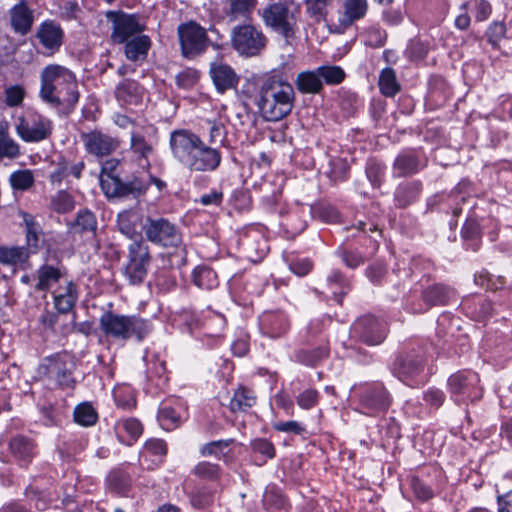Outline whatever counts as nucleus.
Masks as SVG:
<instances>
[{
  "mask_svg": "<svg viewBox=\"0 0 512 512\" xmlns=\"http://www.w3.org/2000/svg\"><path fill=\"white\" fill-rule=\"evenodd\" d=\"M253 101L265 121L278 122L292 112L295 91L282 75L268 73L259 79Z\"/></svg>",
  "mask_w": 512,
  "mask_h": 512,
  "instance_id": "1",
  "label": "nucleus"
},
{
  "mask_svg": "<svg viewBox=\"0 0 512 512\" xmlns=\"http://www.w3.org/2000/svg\"><path fill=\"white\" fill-rule=\"evenodd\" d=\"M40 98L53 108L71 110L79 100L75 75L65 66L47 65L40 74Z\"/></svg>",
  "mask_w": 512,
  "mask_h": 512,
  "instance_id": "2",
  "label": "nucleus"
},
{
  "mask_svg": "<svg viewBox=\"0 0 512 512\" xmlns=\"http://www.w3.org/2000/svg\"><path fill=\"white\" fill-rule=\"evenodd\" d=\"M99 325L106 337L123 341L132 337L141 340L150 331V325L147 321L135 316L120 315L110 311L101 315Z\"/></svg>",
  "mask_w": 512,
  "mask_h": 512,
  "instance_id": "3",
  "label": "nucleus"
},
{
  "mask_svg": "<svg viewBox=\"0 0 512 512\" xmlns=\"http://www.w3.org/2000/svg\"><path fill=\"white\" fill-rule=\"evenodd\" d=\"M264 24L285 38L295 34L300 7L294 0H276L261 11Z\"/></svg>",
  "mask_w": 512,
  "mask_h": 512,
  "instance_id": "4",
  "label": "nucleus"
},
{
  "mask_svg": "<svg viewBox=\"0 0 512 512\" xmlns=\"http://www.w3.org/2000/svg\"><path fill=\"white\" fill-rule=\"evenodd\" d=\"M451 399L457 404L478 401L483 396L478 374L471 370H462L452 374L447 381Z\"/></svg>",
  "mask_w": 512,
  "mask_h": 512,
  "instance_id": "5",
  "label": "nucleus"
},
{
  "mask_svg": "<svg viewBox=\"0 0 512 512\" xmlns=\"http://www.w3.org/2000/svg\"><path fill=\"white\" fill-rule=\"evenodd\" d=\"M14 126L17 135L27 143L40 142L47 139L53 129L50 119L33 110H26L15 117Z\"/></svg>",
  "mask_w": 512,
  "mask_h": 512,
  "instance_id": "6",
  "label": "nucleus"
},
{
  "mask_svg": "<svg viewBox=\"0 0 512 512\" xmlns=\"http://www.w3.org/2000/svg\"><path fill=\"white\" fill-rule=\"evenodd\" d=\"M186 249L174 225L162 219V268L178 269L185 264Z\"/></svg>",
  "mask_w": 512,
  "mask_h": 512,
  "instance_id": "7",
  "label": "nucleus"
},
{
  "mask_svg": "<svg viewBox=\"0 0 512 512\" xmlns=\"http://www.w3.org/2000/svg\"><path fill=\"white\" fill-rule=\"evenodd\" d=\"M231 41L233 48L239 55L253 57L265 48L267 38L260 28L244 24L233 29Z\"/></svg>",
  "mask_w": 512,
  "mask_h": 512,
  "instance_id": "8",
  "label": "nucleus"
},
{
  "mask_svg": "<svg viewBox=\"0 0 512 512\" xmlns=\"http://www.w3.org/2000/svg\"><path fill=\"white\" fill-rule=\"evenodd\" d=\"M392 403V398L382 383L365 386L358 394L356 410L367 416L385 413Z\"/></svg>",
  "mask_w": 512,
  "mask_h": 512,
  "instance_id": "9",
  "label": "nucleus"
},
{
  "mask_svg": "<svg viewBox=\"0 0 512 512\" xmlns=\"http://www.w3.org/2000/svg\"><path fill=\"white\" fill-rule=\"evenodd\" d=\"M178 35L182 55L186 58H195L208 47L206 30L195 22L181 24L178 27Z\"/></svg>",
  "mask_w": 512,
  "mask_h": 512,
  "instance_id": "10",
  "label": "nucleus"
},
{
  "mask_svg": "<svg viewBox=\"0 0 512 512\" xmlns=\"http://www.w3.org/2000/svg\"><path fill=\"white\" fill-rule=\"evenodd\" d=\"M424 370L423 359L416 354L399 357L393 367L395 376L407 385L424 382L426 380Z\"/></svg>",
  "mask_w": 512,
  "mask_h": 512,
  "instance_id": "11",
  "label": "nucleus"
},
{
  "mask_svg": "<svg viewBox=\"0 0 512 512\" xmlns=\"http://www.w3.org/2000/svg\"><path fill=\"white\" fill-rule=\"evenodd\" d=\"M367 11V0H343L342 10L339 11L337 21H331L328 27L331 32L342 34L355 22L364 18Z\"/></svg>",
  "mask_w": 512,
  "mask_h": 512,
  "instance_id": "12",
  "label": "nucleus"
},
{
  "mask_svg": "<svg viewBox=\"0 0 512 512\" xmlns=\"http://www.w3.org/2000/svg\"><path fill=\"white\" fill-rule=\"evenodd\" d=\"M201 141L198 135L188 130H177L170 136V148L174 157L188 167L191 157Z\"/></svg>",
  "mask_w": 512,
  "mask_h": 512,
  "instance_id": "13",
  "label": "nucleus"
},
{
  "mask_svg": "<svg viewBox=\"0 0 512 512\" xmlns=\"http://www.w3.org/2000/svg\"><path fill=\"white\" fill-rule=\"evenodd\" d=\"M100 186L108 198L140 195L144 187L139 181L123 183L116 174H100Z\"/></svg>",
  "mask_w": 512,
  "mask_h": 512,
  "instance_id": "14",
  "label": "nucleus"
},
{
  "mask_svg": "<svg viewBox=\"0 0 512 512\" xmlns=\"http://www.w3.org/2000/svg\"><path fill=\"white\" fill-rule=\"evenodd\" d=\"M209 76L219 93L234 89L239 83V76L235 70L221 59L210 63Z\"/></svg>",
  "mask_w": 512,
  "mask_h": 512,
  "instance_id": "15",
  "label": "nucleus"
},
{
  "mask_svg": "<svg viewBox=\"0 0 512 512\" xmlns=\"http://www.w3.org/2000/svg\"><path fill=\"white\" fill-rule=\"evenodd\" d=\"M240 245L248 260L261 261L269 251L267 239L258 228H250L240 239Z\"/></svg>",
  "mask_w": 512,
  "mask_h": 512,
  "instance_id": "16",
  "label": "nucleus"
},
{
  "mask_svg": "<svg viewBox=\"0 0 512 512\" xmlns=\"http://www.w3.org/2000/svg\"><path fill=\"white\" fill-rule=\"evenodd\" d=\"M63 38V29L53 20H46L37 28L36 39L49 54H54L60 49Z\"/></svg>",
  "mask_w": 512,
  "mask_h": 512,
  "instance_id": "17",
  "label": "nucleus"
},
{
  "mask_svg": "<svg viewBox=\"0 0 512 512\" xmlns=\"http://www.w3.org/2000/svg\"><path fill=\"white\" fill-rule=\"evenodd\" d=\"M353 331L368 345H378L386 337L385 325L373 317L358 320L353 325Z\"/></svg>",
  "mask_w": 512,
  "mask_h": 512,
  "instance_id": "18",
  "label": "nucleus"
},
{
  "mask_svg": "<svg viewBox=\"0 0 512 512\" xmlns=\"http://www.w3.org/2000/svg\"><path fill=\"white\" fill-rule=\"evenodd\" d=\"M143 27L134 15L120 14L113 20L112 40L115 43H125L136 35H144Z\"/></svg>",
  "mask_w": 512,
  "mask_h": 512,
  "instance_id": "19",
  "label": "nucleus"
},
{
  "mask_svg": "<svg viewBox=\"0 0 512 512\" xmlns=\"http://www.w3.org/2000/svg\"><path fill=\"white\" fill-rule=\"evenodd\" d=\"M191 158L187 168L200 172L214 171L221 162L220 152L207 146L203 141L198 145Z\"/></svg>",
  "mask_w": 512,
  "mask_h": 512,
  "instance_id": "20",
  "label": "nucleus"
},
{
  "mask_svg": "<svg viewBox=\"0 0 512 512\" xmlns=\"http://www.w3.org/2000/svg\"><path fill=\"white\" fill-rule=\"evenodd\" d=\"M81 138L87 152L96 157L109 155L116 148V142L101 132L82 134Z\"/></svg>",
  "mask_w": 512,
  "mask_h": 512,
  "instance_id": "21",
  "label": "nucleus"
},
{
  "mask_svg": "<svg viewBox=\"0 0 512 512\" xmlns=\"http://www.w3.org/2000/svg\"><path fill=\"white\" fill-rule=\"evenodd\" d=\"M454 296V291L444 285H434L424 290L422 297L424 304L418 307H412L413 313H422L433 305L447 304Z\"/></svg>",
  "mask_w": 512,
  "mask_h": 512,
  "instance_id": "22",
  "label": "nucleus"
},
{
  "mask_svg": "<svg viewBox=\"0 0 512 512\" xmlns=\"http://www.w3.org/2000/svg\"><path fill=\"white\" fill-rule=\"evenodd\" d=\"M260 326L264 334L270 338H278L288 331L289 321L282 312H265L260 317Z\"/></svg>",
  "mask_w": 512,
  "mask_h": 512,
  "instance_id": "23",
  "label": "nucleus"
},
{
  "mask_svg": "<svg viewBox=\"0 0 512 512\" xmlns=\"http://www.w3.org/2000/svg\"><path fill=\"white\" fill-rule=\"evenodd\" d=\"M424 163L415 151H404L397 156L393 165V173L397 177L414 174Z\"/></svg>",
  "mask_w": 512,
  "mask_h": 512,
  "instance_id": "24",
  "label": "nucleus"
},
{
  "mask_svg": "<svg viewBox=\"0 0 512 512\" xmlns=\"http://www.w3.org/2000/svg\"><path fill=\"white\" fill-rule=\"evenodd\" d=\"M124 44L125 56L132 62L144 61L151 47L150 38L146 35H136Z\"/></svg>",
  "mask_w": 512,
  "mask_h": 512,
  "instance_id": "25",
  "label": "nucleus"
},
{
  "mask_svg": "<svg viewBox=\"0 0 512 512\" xmlns=\"http://www.w3.org/2000/svg\"><path fill=\"white\" fill-rule=\"evenodd\" d=\"M184 411L182 401L176 399L166 400L162 405V429L171 431L181 423V414Z\"/></svg>",
  "mask_w": 512,
  "mask_h": 512,
  "instance_id": "26",
  "label": "nucleus"
},
{
  "mask_svg": "<svg viewBox=\"0 0 512 512\" xmlns=\"http://www.w3.org/2000/svg\"><path fill=\"white\" fill-rule=\"evenodd\" d=\"M10 21L15 32L25 35L33 23L32 11L24 3H19L10 10Z\"/></svg>",
  "mask_w": 512,
  "mask_h": 512,
  "instance_id": "27",
  "label": "nucleus"
},
{
  "mask_svg": "<svg viewBox=\"0 0 512 512\" xmlns=\"http://www.w3.org/2000/svg\"><path fill=\"white\" fill-rule=\"evenodd\" d=\"M311 214V208L304 205H297L284 218L283 225L296 235L305 230L307 225V217Z\"/></svg>",
  "mask_w": 512,
  "mask_h": 512,
  "instance_id": "28",
  "label": "nucleus"
},
{
  "mask_svg": "<svg viewBox=\"0 0 512 512\" xmlns=\"http://www.w3.org/2000/svg\"><path fill=\"white\" fill-rule=\"evenodd\" d=\"M72 363L67 355L57 356L50 361L48 371L51 377L55 378L60 385L70 386L72 379L70 375Z\"/></svg>",
  "mask_w": 512,
  "mask_h": 512,
  "instance_id": "29",
  "label": "nucleus"
},
{
  "mask_svg": "<svg viewBox=\"0 0 512 512\" xmlns=\"http://www.w3.org/2000/svg\"><path fill=\"white\" fill-rule=\"evenodd\" d=\"M295 85L303 94H317L323 88L317 68L300 72L295 79Z\"/></svg>",
  "mask_w": 512,
  "mask_h": 512,
  "instance_id": "30",
  "label": "nucleus"
},
{
  "mask_svg": "<svg viewBox=\"0 0 512 512\" xmlns=\"http://www.w3.org/2000/svg\"><path fill=\"white\" fill-rule=\"evenodd\" d=\"M77 300V293L74 284L67 281L64 287H60L54 292V304L61 313L69 312Z\"/></svg>",
  "mask_w": 512,
  "mask_h": 512,
  "instance_id": "31",
  "label": "nucleus"
},
{
  "mask_svg": "<svg viewBox=\"0 0 512 512\" xmlns=\"http://www.w3.org/2000/svg\"><path fill=\"white\" fill-rule=\"evenodd\" d=\"M116 98L121 104H138L142 99V90L132 80H124L116 87Z\"/></svg>",
  "mask_w": 512,
  "mask_h": 512,
  "instance_id": "32",
  "label": "nucleus"
},
{
  "mask_svg": "<svg viewBox=\"0 0 512 512\" xmlns=\"http://www.w3.org/2000/svg\"><path fill=\"white\" fill-rule=\"evenodd\" d=\"M142 434L141 423L134 418H128L118 423L117 435L119 440L126 444L132 445Z\"/></svg>",
  "mask_w": 512,
  "mask_h": 512,
  "instance_id": "33",
  "label": "nucleus"
},
{
  "mask_svg": "<svg viewBox=\"0 0 512 512\" xmlns=\"http://www.w3.org/2000/svg\"><path fill=\"white\" fill-rule=\"evenodd\" d=\"M464 310L475 320H485L491 315L492 305L490 301L476 297L473 302H464Z\"/></svg>",
  "mask_w": 512,
  "mask_h": 512,
  "instance_id": "34",
  "label": "nucleus"
},
{
  "mask_svg": "<svg viewBox=\"0 0 512 512\" xmlns=\"http://www.w3.org/2000/svg\"><path fill=\"white\" fill-rule=\"evenodd\" d=\"M126 275L132 284L140 283L146 275V254L131 257L126 266Z\"/></svg>",
  "mask_w": 512,
  "mask_h": 512,
  "instance_id": "35",
  "label": "nucleus"
},
{
  "mask_svg": "<svg viewBox=\"0 0 512 512\" xmlns=\"http://www.w3.org/2000/svg\"><path fill=\"white\" fill-rule=\"evenodd\" d=\"M234 444L235 441L233 439L213 441L201 448V454L203 456H215L218 459L227 461L231 458L229 455L230 446Z\"/></svg>",
  "mask_w": 512,
  "mask_h": 512,
  "instance_id": "36",
  "label": "nucleus"
},
{
  "mask_svg": "<svg viewBox=\"0 0 512 512\" xmlns=\"http://www.w3.org/2000/svg\"><path fill=\"white\" fill-rule=\"evenodd\" d=\"M118 226L122 234L133 238L137 233L139 215L135 210H125L118 214Z\"/></svg>",
  "mask_w": 512,
  "mask_h": 512,
  "instance_id": "37",
  "label": "nucleus"
},
{
  "mask_svg": "<svg viewBox=\"0 0 512 512\" xmlns=\"http://www.w3.org/2000/svg\"><path fill=\"white\" fill-rule=\"evenodd\" d=\"M193 282L199 288L213 289L218 285L216 273L209 267L198 266L193 271Z\"/></svg>",
  "mask_w": 512,
  "mask_h": 512,
  "instance_id": "38",
  "label": "nucleus"
},
{
  "mask_svg": "<svg viewBox=\"0 0 512 512\" xmlns=\"http://www.w3.org/2000/svg\"><path fill=\"white\" fill-rule=\"evenodd\" d=\"M334 0H304L306 13L316 22H327L328 10Z\"/></svg>",
  "mask_w": 512,
  "mask_h": 512,
  "instance_id": "39",
  "label": "nucleus"
},
{
  "mask_svg": "<svg viewBox=\"0 0 512 512\" xmlns=\"http://www.w3.org/2000/svg\"><path fill=\"white\" fill-rule=\"evenodd\" d=\"M256 402V397L253 391L240 387L234 393L233 398L230 401V409L233 412L245 411L252 407Z\"/></svg>",
  "mask_w": 512,
  "mask_h": 512,
  "instance_id": "40",
  "label": "nucleus"
},
{
  "mask_svg": "<svg viewBox=\"0 0 512 512\" xmlns=\"http://www.w3.org/2000/svg\"><path fill=\"white\" fill-rule=\"evenodd\" d=\"M37 277V289L47 290L60 280L61 271L53 266L44 265L38 270Z\"/></svg>",
  "mask_w": 512,
  "mask_h": 512,
  "instance_id": "41",
  "label": "nucleus"
},
{
  "mask_svg": "<svg viewBox=\"0 0 512 512\" xmlns=\"http://www.w3.org/2000/svg\"><path fill=\"white\" fill-rule=\"evenodd\" d=\"M379 88L383 95L392 97L400 90L395 71L392 68L382 70L379 77Z\"/></svg>",
  "mask_w": 512,
  "mask_h": 512,
  "instance_id": "42",
  "label": "nucleus"
},
{
  "mask_svg": "<svg viewBox=\"0 0 512 512\" xmlns=\"http://www.w3.org/2000/svg\"><path fill=\"white\" fill-rule=\"evenodd\" d=\"M29 257L25 247H0V262L3 264H23Z\"/></svg>",
  "mask_w": 512,
  "mask_h": 512,
  "instance_id": "43",
  "label": "nucleus"
},
{
  "mask_svg": "<svg viewBox=\"0 0 512 512\" xmlns=\"http://www.w3.org/2000/svg\"><path fill=\"white\" fill-rule=\"evenodd\" d=\"M20 154L19 145L9 136L7 127L0 125V160L13 159Z\"/></svg>",
  "mask_w": 512,
  "mask_h": 512,
  "instance_id": "44",
  "label": "nucleus"
},
{
  "mask_svg": "<svg viewBox=\"0 0 512 512\" xmlns=\"http://www.w3.org/2000/svg\"><path fill=\"white\" fill-rule=\"evenodd\" d=\"M168 321L173 327H178L181 330L187 331H192L199 325L195 315L192 312L186 310L171 313L168 316Z\"/></svg>",
  "mask_w": 512,
  "mask_h": 512,
  "instance_id": "45",
  "label": "nucleus"
},
{
  "mask_svg": "<svg viewBox=\"0 0 512 512\" xmlns=\"http://www.w3.org/2000/svg\"><path fill=\"white\" fill-rule=\"evenodd\" d=\"M322 84L338 85L345 79V72L340 66L323 65L317 68Z\"/></svg>",
  "mask_w": 512,
  "mask_h": 512,
  "instance_id": "46",
  "label": "nucleus"
},
{
  "mask_svg": "<svg viewBox=\"0 0 512 512\" xmlns=\"http://www.w3.org/2000/svg\"><path fill=\"white\" fill-rule=\"evenodd\" d=\"M140 458L148 463V467L154 469L160 463V441L157 439L149 440L145 443L141 451Z\"/></svg>",
  "mask_w": 512,
  "mask_h": 512,
  "instance_id": "47",
  "label": "nucleus"
},
{
  "mask_svg": "<svg viewBox=\"0 0 512 512\" xmlns=\"http://www.w3.org/2000/svg\"><path fill=\"white\" fill-rule=\"evenodd\" d=\"M10 184L14 190L25 191L32 187L35 178L31 170H17L10 175Z\"/></svg>",
  "mask_w": 512,
  "mask_h": 512,
  "instance_id": "48",
  "label": "nucleus"
},
{
  "mask_svg": "<svg viewBox=\"0 0 512 512\" xmlns=\"http://www.w3.org/2000/svg\"><path fill=\"white\" fill-rule=\"evenodd\" d=\"M75 205L73 197L66 191H58L51 197L50 207L57 213H67L73 210Z\"/></svg>",
  "mask_w": 512,
  "mask_h": 512,
  "instance_id": "49",
  "label": "nucleus"
},
{
  "mask_svg": "<svg viewBox=\"0 0 512 512\" xmlns=\"http://www.w3.org/2000/svg\"><path fill=\"white\" fill-rule=\"evenodd\" d=\"M462 10H473L478 22L486 21L492 12L491 5L486 0H470L461 6Z\"/></svg>",
  "mask_w": 512,
  "mask_h": 512,
  "instance_id": "50",
  "label": "nucleus"
},
{
  "mask_svg": "<svg viewBox=\"0 0 512 512\" xmlns=\"http://www.w3.org/2000/svg\"><path fill=\"white\" fill-rule=\"evenodd\" d=\"M75 421L82 426H91L97 420V413L88 403H82L76 406L74 410Z\"/></svg>",
  "mask_w": 512,
  "mask_h": 512,
  "instance_id": "51",
  "label": "nucleus"
},
{
  "mask_svg": "<svg viewBox=\"0 0 512 512\" xmlns=\"http://www.w3.org/2000/svg\"><path fill=\"white\" fill-rule=\"evenodd\" d=\"M12 453L23 460L30 458L34 453V445L24 437H15L10 442Z\"/></svg>",
  "mask_w": 512,
  "mask_h": 512,
  "instance_id": "52",
  "label": "nucleus"
},
{
  "mask_svg": "<svg viewBox=\"0 0 512 512\" xmlns=\"http://www.w3.org/2000/svg\"><path fill=\"white\" fill-rule=\"evenodd\" d=\"M229 14L234 18L248 17L255 9L257 0H229Z\"/></svg>",
  "mask_w": 512,
  "mask_h": 512,
  "instance_id": "53",
  "label": "nucleus"
},
{
  "mask_svg": "<svg viewBox=\"0 0 512 512\" xmlns=\"http://www.w3.org/2000/svg\"><path fill=\"white\" fill-rule=\"evenodd\" d=\"M193 473L204 480L214 481L219 478L220 468L217 464L203 461L194 467Z\"/></svg>",
  "mask_w": 512,
  "mask_h": 512,
  "instance_id": "54",
  "label": "nucleus"
},
{
  "mask_svg": "<svg viewBox=\"0 0 512 512\" xmlns=\"http://www.w3.org/2000/svg\"><path fill=\"white\" fill-rule=\"evenodd\" d=\"M113 396L117 405L124 409L132 408L135 405L134 394L129 386L116 387Z\"/></svg>",
  "mask_w": 512,
  "mask_h": 512,
  "instance_id": "55",
  "label": "nucleus"
},
{
  "mask_svg": "<svg viewBox=\"0 0 512 512\" xmlns=\"http://www.w3.org/2000/svg\"><path fill=\"white\" fill-rule=\"evenodd\" d=\"M263 503L271 509H283L286 505V500L275 487H267L263 495Z\"/></svg>",
  "mask_w": 512,
  "mask_h": 512,
  "instance_id": "56",
  "label": "nucleus"
},
{
  "mask_svg": "<svg viewBox=\"0 0 512 512\" xmlns=\"http://www.w3.org/2000/svg\"><path fill=\"white\" fill-rule=\"evenodd\" d=\"M97 222L93 213L90 211H80L75 220V229L81 232L93 233L96 229Z\"/></svg>",
  "mask_w": 512,
  "mask_h": 512,
  "instance_id": "57",
  "label": "nucleus"
},
{
  "mask_svg": "<svg viewBox=\"0 0 512 512\" xmlns=\"http://www.w3.org/2000/svg\"><path fill=\"white\" fill-rule=\"evenodd\" d=\"M328 351L326 348L320 347L314 350H303L298 353L297 359L299 362L307 365L314 366L318 361L326 357Z\"/></svg>",
  "mask_w": 512,
  "mask_h": 512,
  "instance_id": "58",
  "label": "nucleus"
},
{
  "mask_svg": "<svg viewBox=\"0 0 512 512\" xmlns=\"http://www.w3.org/2000/svg\"><path fill=\"white\" fill-rule=\"evenodd\" d=\"M320 394L316 389H306L297 396V404L301 409L310 410L319 401Z\"/></svg>",
  "mask_w": 512,
  "mask_h": 512,
  "instance_id": "59",
  "label": "nucleus"
},
{
  "mask_svg": "<svg viewBox=\"0 0 512 512\" xmlns=\"http://www.w3.org/2000/svg\"><path fill=\"white\" fill-rule=\"evenodd\" d=\"M273 429L279 432L291 433L295 435H301L306 432L305 426L295 420L290 421H278L272 424Z\"/></svg>",
  "mask_w": 512,
  "mask_h": 512,
  "instance_id": "60",
  "label": "nucleus"
},
{
  "mask_svg": "<svg viewBox=\"0 0 512 512\" xmlns=\"http://www.w3.org/2000/svg\"><path fill=\"white\" fill-rule=\"evenodd\" d=\"M366 174L374 187H380L384 176V167L380 163L371 161L367 165Z\"/></svg>",
  "mask_w": 512,
  "mask_h": 512,
  "instance_id": "61",
  "label": "nucleus"
},
{
  "mask_svg": "<svg viewBox=\"0 0 512 512\" xmlns=\"http://www.w3.org/2000/svg\"><path fill=\"white\" fill-rule=\"evenodd\" d=\"M252 449L255 453H258L263 457V462H265L268 458H273L275 455L273 444L266 439H256L253 441Z\"/></svg>",
  "mask_w": 512,
  "mask_h": 512,
  "instance_id": "62",
  "label": "nucleus"
},
{
  "mask_svg": "<svg viewBox=\"0 0 512 512\" xmlns=\"http://www.w3.org/2000/svg\"><path fill=\"white\" fill-rule=\"evenodd\" d=\"M25 90L20 85H13L5 90V101L8 106H18L22 103Z\"/></svg>",
  "mask_w": 512,
  "mask_h": 512,
  "instance_id": "63",
  "label": "nucleus"
},
{
  "mask_svg": "<svg viewBox=\"0 0 512 512\" xmlns=\"http://www.w3.org/2000/svg\"><path fill=\"white\" fill-rule=\"evenodd\" d=\"M203 325L215 335H218L224 329L226 319L222 314L212 312Z\"/></svg>",
  "mask_w": 512,
  "mask_h": 512,
  "instance_id": "64",
  "label": "nucleus"
}]
</instances>
